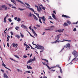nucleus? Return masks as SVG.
Returning <instances> with one entry per match:
<instances>
[{
  "instance_id": "obj_13",
  "label": "nucleus",
  "mask_w": 78,
  "mask_h": 78,
  "mask_svg": "<svg viewBox=\"0 0 78 78\" xmlns=\"http://www.w3.org/2000/svg\"><path fill=\"white\" fill-rule=\"evenodd\" d=\"M21 27L22 28H23L24 29H27V27L25 26H24L23 24H22L21 25Z\"/></svg>"
},
{
  "instance_id": "obj_59",
  "label": "nucleus",
  "mask_w": 78,
  "mask_h": 78,
  "mask_svg": "<svg viewBox=\"0 0 78 78\" xmlns=\"http://www.w3.org/2000/svg\"><path fill=\"white\" fill-rule=\"evenodd\" d=\"M78 21H77V22L76 23H73L74 24H78Z\"/></svg>"
},
{
  "instance_id": "obj_1",
  "label": "nucleus",
  "mask_w": 78,
  "mask_h": 78,
  "mask_svg": "<svg viewBox=\"0 0 78 78\" xmlns=\"http://www.w3.org/2000/svg\"><path fill=\"white\" fill-rule=\"evenodd\" d=\"M24 3L25 4V5H26L27 6L26 8H27V9H29L30 10V11H32L34 12H35L34 11V9H33L29 7H31V6H30V4H29L27 3H26V2H25Z\"/></svg>"
},
{
  "instance_id": "obj_43",
  "label": "nucleus",
  "mask_w": 78,
  "mask_h": 78,
  "mask_svg": "<svg viewBox=\"0 0 78 78\" xmlns=\"http://www.w3.org/2000/svg\"><path fill=\"white\" fill-rule=\"evenodd\" d=\"M8 20L10 22H12V20H11V19L10 18Z\"/></svg>"
},
{
  "instance_id": "obj_34",
  "label": "nucleus",
  "mask_w": 78,
  "mask_h": 78,
  "mask_svg": "<svg viewBox=\"0 0 78 78\" xmlns=\"http://www.w3.org/2000/svg\"><path fill=\"white\" fill-rule=\"evenodd\" d=\"M50 19H51V20L52 19V18H51V16H48V20H50Z\"/></svg>"
},
{
  "instance_id": "obj_47",
  "label": "nucleus",
  "mask_w": 78,
  "mask_h": 78,
  "mask_svg": "<svg viewBox=\"0 0 78 78\" xmlns=\"http://www.w3.org/2000/svg\"><path fill=\"white\" fill-rule=\"evenodd\" d=\"M17 70L18 72H22V70H21L19 69H17Z\"/></svg>"
},
{
  "instance_id": "obj_33",
  "label": "nucleus",
  "mask_w": 78,
  "mask_h": 78,
  "mask_svg": "<svg viewBox=\"0 0 78 78\" xmlns=\"http://www.w3.org/2000/svg\"><path fill=\"white\" fill-rule=\"evenodd\" d=\"M43 60H44V61H46L47 62H48V61L46 59H43Z\"/></svg>"
},
{
  "instance_id": "obj_63",
  "label": "nucleus",
  "mask_w": 78,
  "mask_h": 78,
  "mask_svg": "<svg viewBox=\"0 0 78 78\" xmlns=\"http://www.w3.org/2000/svg\"><path fill=\"white\" fill-rule=\"evenodd\" d=\"M27 48H30V46H29L28 45L27 46Z\"/></svg>"
},
{
  "instance_id": "obj_17",
  "label": "nucleus",
  "mask_w": 78,
  "mask_h": 78,
  "mask_svg": "<svg viewBox=\"0 0 78 78\" xmlns=\"http://www.w3.org/2000/svg\"><path fill=\"white\" fill-rule=\"evenodd\" d=\"M10 0L11 2H12V3H14V5H15L16 6V4L15 3L16 1H14V0Z\"/></svg>"
},
{
  "instance_id": "obj_28",
  "label": "nucleus",
  "mask_w": 78,
  "mask_h": 78,
  "mask_svg": "<svg viewBox=\"0 0 78 78\" xmlns=\"http://www.w3.org/2000/svg\"><path fill=\"white\" fill-rule=\"evenodd\" d=\"M15 36L16 37H17L18 39H19V38H20V36H19L18 35H16Z\"/></svg>"
},
{
  "instance_id": "obj_14",
  "label": "nucleus",
  "mask_w": 78,
  "mask_h": 78,
  "mask_svg": "<svg viewBox=\"0 0 78 78\" xmlns=\"http://www.w3.org/2000/svg\"><path fill=\"white\" fill-rule=\"evenodd\" d=\"M64 31V29H63L62 30L60 29L58 30V32L59 33H62V32H63Z\"/></svg>"
},
{
  "instance_id": "obj_18",
  "label": "nucleus",
  "mask_w": 78,
  "mask_h": 78,
  "mask_svg": "<svg viewBox=\"0 0 78 78\" xmlns=\"http://www.w3.org/2000/svg\"><path fill=\"white\" fill-rule=\"evenodd\" d=\"M52 16L53 19H56V17H55V15L54 13L52 14Z\"/></svg>"
},
{
  "instance_id": "obj_19",
  "label": "nucleus",
  "mask_w": 78,
  "mask_h": 78,
  "mask_svg": "<svg viewBox=\"0 0 78 78\" xmlns=\"http://www.w3.org/2000/svg\"><path fill=\"white\" fill-rule=\"evenodd\" d=\"M33 17H34V19L35 20H37V17L36 16L34 15V14H33Z\"/></svg>"
},
{
  "instance_id": "obj_37",
  "label": "nucleus",
  "mask_w": 78,
  "mask_h": 78,
  "mask_svg": "<svg viewBox=\"0 0 78 78\" xmlns=\"http://www.w3.org/2000/svg\"><path fill=\"white\" fill-rule=\"evenodd\" d=\"M31 71H26V72H27V73H31Z\"/></svg>"
},
{
  "instance_id": "obj_45",
  "label": "nucleus",
  "mask_w": 78,
  "mask_h": 78,
  "mask_svg": "<svg viewBox=\"0 0 78 78\" xmlns=\"http://www.w3.org/2000/svg\"><path fill=\"white\" fill-rule=\"evenodd\" d=\"M34 13H35V14L38 17H39V14L37 13H34Z\"/></svg>"
},
{
  "instance_id": "obj_48",
  "label": "nucleus",
  "mask_w": 78,
  "mask_h": 78,
  "mask_svg": "<svg viewBox=\"0 0 78 78\" xmlns=\"http://www.w3.org/2000/svg\"><path fill=\"white\" fill-rule=\"evenodd\" d=\"M76 57L74 59H73L72 60V61H75V60H76Z\"/></svg>"
},
{
  "instance_id": "obj_12",
  "label": "nucleus",
  "mask_w": 78,
  "mask_h": 78,
  "mask_svg": "<svg viewBox=\"0 0 78 78\" xmlns=\"http://www.w3.org/2000/svg\"><path fill=\"white\" fill-rule=\"evenodd\" d=\"M62 16L63 17H66V18H70V17L69 16H67L66 15H62Z\"/></svg>"
},
{
  "instance_id": "obj_20",
  "label": "nucleus",
  "mask_w": 78,
  "mask_h": 78,
  "mask_svg": "<svg viewBox=\"0 0 78 78\" xmlns=\"http://www.w3.org/2000/svg\"><path fill=\"white\" fill-rule=\"evenodd\" d=\"M18 9H19L20 11H23V10H25V9H22L19 8H18Z\"/></svg>"
},
{
  "instance_id": "obj_31",
  "label": "nucleus",
  "mask_w": 78,
  "mask_h": 78,
  "mask_svg": "<svg viewBox=\"0 0 78 78\" xmlns=\"http://www.w3.org/2000/svg\"><path fill=\"white\" fill-rule=\"evenodd\" d=\"M14 55L16 58H18V59H19V56H18L17 55Z\"/></svg>"
},
{
  "instance_id": "obj_26",
  "label": "nucleus",
  "mask_w": 78,
  "mask_h": 78,
  "mask_svg": "<svg viewBox=\"0 0 78 78\" xmlns=\"http://www.w3.org/2000/svg\"><path fill=\"white\" fill-rule=\"evenodd\" d=\"M32 62V61L31 60V59H30L27 62V64H28V63H29L31 62Z\"/></svg>"
},
{
  "instance_id": "obj_21",
  "label": "nucleus",
  "mask_w": 78,
  "mask_h": 78,
  "mask_svg": "<svg viewBox=\"0 0 78 78\" xmlns=\"http://www.w3.org/2000/svg\"><path fill=\"white\" fill-rule=\"evenodd\" d=\"M27 67L28 69H32V67H31L30 66H28V65H27Z\"/></svg>"
},
{
  "instance_id": "obj_36",
  "label": "nucleus",
  "mask_w": 78,
  "mask_h": 78,
  "mask_svg": "<svg viewBox=\"0 0 78 78\" xmlns=\"http://www.w3.org/2000/svg\"><path fill=\"white\" fill-rule=\"evenodd\" d=\"M6 7L5 5H2V8H4Z\"/></svg>"
},
{
  "instance_id": "obj_10",
  "label": "nucleus",
  "mask_w": 78,
  "mask_h": 78,
  "mask_svg": "<svg viewBox=\"0 0 78 78\" xmlns=\"http://www.w3.org/2000/svg\"><path fill=\"white\" fill-rule=\"evenodd\" d=\"M42 10V9L41 7L39 6V7H37V11L38 12H41V11Z\"/></svg>"
},
{
  "instance_id": "obj_56",
  "label": "nucleus",
  "mask_w": 78,
  "mask_h": 78,
  "mask_svg": "<svg viewBox=\"0 0 78 78\" xmlns=\"http://www.w3.org/2000/svg\"><path fill=\"white\" fill-rule=\"evenodd\" d=\"M42 9H43V10H45V7H43L42 8Z\"/></svg>"
},
{
  "instance_id": "obj_40",
  "label": "nucleus",
  "mask_w": 78,
  "mask_h": 78,
  "mask_svg": "<svg viewBox=\"0 0 78 78\" xmlns=\"http://www.w3.org/2000/svg\"><path fill=\"white\" fill-rule=\"evenodd\" d=\"M8 10V7H5V11H6Z\"/></svg>"
},
{
  "instance_id": "obj_64",
  "label": "nucleus",
  "mask_w": 78,
  "mask_h": 78,
  "mask_svg": "<svg viewBox=\"0 0 78 78\" xmlns=\"http://www.w3.org/2000/svg\"><path fill=\"white\" fill-rule=\"evenodd\" d=\"M32 55H33V54H31V55H30V57L31 58V57L32 56Z\"/></svg>"
},
{
  "instance_id": "obj_41",
  "label": "nucleus",
  "mask_w": 78,
  "mask_h": 78,
  "mask_svg": "<svg viewBox=\"0 0 78 78\" xmlns=\"http://www.w3.org/2000/svg\"><path fill=\"white\" fill-rule=\"evenodd\" d=\"M39 21L41 23H42V21H41V19H39Z\"/></svg>"
},
{
  "instance_id": "obj_23",
  "label": "nucleus",
  "mask_w": 78,
  "mask_h": 78,
  "mask_svg": "<svg viewBox=\"0 0 78 78\" xmlns=\"http://www.w3.org/2000/svg\"><path fill=\"white\" fill-rule=\"evenodd\" d=\"M10 38V37L8 35V37H7V42H9V39Z\"/></svg>"
},
{
  "instance_id": "obj_62",
  "label": "nucleus",
  "mask_w": 78,
  "mask_h": 78,
  "mask_svg": "<svg viewBox=\"0 0 78 78\" xmlns=\"http://www.w3.org/2000/svg\"><path fill=\"white\" fill-rule=\"evenodd\" d=\"M35 7H36V8H37H37H39V7H38V6H37V5H35Z\"/></svg>"
},
{
  "instance_id": "obj_61",
  "label": "nucleus",
  "mask_w": 78,
  "mask_h": 78,
  "mask_svg": "<svg viewBox=\"0 0 78 78\" xmlns=\"http://www.w3.org/2000/svg\"><path fill=\"white\" fill-rule=\"evenodd\" d=\"M62 42H64V41H68V40H63V41H62Z\"/></svg>"
},
{
  "instance_id": "obj_6",
  "label": "nucleus",
  "mask_w": 78,
  "mask_h": 78,
  "mask_svg": "<svg viewBox=\"0 0 78 78\" xmlns=\"http://www.w3.org/2000/svg\"><path fill=\"white\" fill-rule=\"evenodd\" d=\"M37 46L40 47V50H44V47L41 46V45H39L38 44H37Z\"/></svg>"
},
{
  "instance_id": "obj_25",
  "label": "nucleus",
  "mask_w": 78,
  "mask_h": 78,
  "mask_svg": "<svg viewBox=\"0 0 78 78\" xmlns=\"http://www.w3.org/2000/svg\"><path fill=\"white\" fill-rule=\"evenodd\" d=\"M58 67L60 69V72L61 73H62V69H61V68L59 66H58Z\"/></svg>"
},
{
  "instance_id": "obj_58",
  "label": "nucleus",
  "mask_w": 78,
  "mask_h": 78,
  "mask_svg": "<svg viewBox=\"0 0 78 78\" xmlns=\"http://www.w3.org/2000/svg\"><path fill=\"white\" fill-rule=\"evenodd\" d=\"M32 16V14H31V13H30L29 14V17H31Z\"/></svg>"
},
{
  "instance_id": "obj_53",
  "label": "nucleus",
  "mask_w": 78,
  "mask_h": 78,
  "mask_svg": "<svg viewBox=\"0 0 78 78\" xmlns=\"http://www.w3.org/2000/svg\"><path fill=\"white\" fill-rule=\"evenodd\" d=\"M1 71H2V72H3V73H5V71H4V70H3L1 69Z\"/></svg>"
},
{
  "instance_id": "obj_22",
  "label": "nucleus",
  "mask_w": 78,
  "mask_h": 78,
  "mask_svg": "<svg viewBox=\"0 0 78 78\" xmlns=\"http://www.w3.org/2000/svg\"><path fill=\"white\" fill-rule=\"evenodd\" d=\"M68 24L66 23H64V24H63V26L64 27H66L67 26H68Z\"/></svg>"
},
{
  "instance_id": "obj_2",
  "label": "nucleus",
  "mask_w": 78,
  "mask_h": 78,
  "mask_svg": "<svg viewBox=\"0 0 78 78\" xmlns=\"http://www.w3.org/2000/svg\"><path fill=\"white\" fill-rule=\"evenodd\" d=\"M42 63L43 65H44V66H46L47 67H48V69H49L50 70V69H52L53 68H55V67H56L53 66L52 67H51V68H50V67L49 66H48V65L45 64V63L42 62Z\"/></svg>"
},
{
  "instance_id": "obj_52",
  "label": "nucleus",
  "mask_w": 78,
  "mask_h": 78,
  "mask_svg": "<svg viewBox=\"0 0 78 78\" xmlns=\"http://www.w3.org/2000/svg\"><path fill=\"white\" fill-rule=\"evenodd\" d=\"M23 58H27V56H23Z\"/></svg>"
},
{
  "instance_id": "obj_50",
  "label": "nucleus",
  "mask_w": 78,
  "mask_h": 78,
  "mask_svg": "<svg viewBox=\"0 0 78 78\" xmlns=\"http://www.w3.org/2000/svg\"><path fill=\"white\" fill-rule=\"evenodd\" d=\"M32 44L33 45H35V46H37V45L36 44H34V41L32 42Z\"/></svg>"
},
{
  "instance_id": "obj_42",
  "label": "nucleus",
  "mask_w": 78,
  "mask_h": 78,
  "mask_svg": "<svg viewBox=\"0 0 78 78\" xmlns=\"http://www.w3.org/2000/svg\"><path fill=\"white\" fill-rule=\"evenodd\" d=\"M43 20V23L44 24H45V25H46V23H45V18H44V19Z\"/></svg>"
},
{
  "instance_id": "obj_3",
  "label": "nucleus",
  "mask_w": 78,
  "mask_h": 78,
  "mask_svg": "<svg viewBox=\"0 0 78 78\" xmlns=\"http://www.w3.org/2000/svg\"><path fill=\"white\" fill-rule=\"evenodd\" d=\"M64 47L65 48H69V49H70V44L69 43L66 44V45L64 46Z\"/></svg>"
},
{
  "instance_id": "obj_27",
  "label": "nucleus",
  "mask_w": 78,
  "mask_h": 78,
  "mask_svg": "<svg viewBox=\"0 0 78 78\" xmlns=\"http://www.w3.org/2000/svg\"><path fill=\"white\" fill-rule=\"evenodd\" d=\"M4 23H6V17H5L4 18Z\"/></svg>"
},
{
  "instance_id": "obj_35",
  "label": "nucleus",
  "mask_w": 78,
  "mask_h": 78,
  "mask_svg": "<svg viewBox=\"0 0 78 78\" xmlns=\"http://www.w3.org/2000/svg\"><path fill=\"white\" fill-rule=\"evenodd\" d=\"M67 23H69V25H70L71 23V22H70L69 21H67Z\"/></svg>"
},
{
  "instance_id": "obj_16",
  "label": "nucleus",
  "mask_w": 78,
  "mask_h": 78,
  "mask_svg": "<svg viewBox=\"0 0 78 78\" xmlns=\"http://www.w3.org/2000/svg\"><path fill=\"white\" fill-rule=\"evenodd\" d=\"M17 2H19L20 3H21V4H22L23 5H25V4L23 3V2L20 1V0H16Z\"/></svg>"
},
{
  "instance_id": "obj_44",
  "label": "nucleus",
  "mask_w": 78,
  "mask_h": 78,
  "mask_svg": "<svg viewBox=\"0 0 78 78\" xmlns=\"http://www.w3.org/2000/svg\"><path fill=\"white\" fill-rule=\"evenodd\" d=\"M76 31V28H75L73 30V31Z\"/></svg>"
},
{
  "instance_id": "obj_30",
  "label": "nucleus",
  "mask_w": 78,
  "mask_h": 78,
  "mask_svg": "<svg viewBox=\"0 0 78 78\" xmlns=\"http://www.w3.org/2000/svg\"><path fill=\"white\" fill-rule=\"evenodd\" d=\"M15 29H16V30H18V29H19V27H15Z\"/></svg>"
},
{
  "instance_id": "obj_29",
  "label": "nucleus",
  "mask_w": 78,
  "mask_h": 78,
  "mask_svg": "<svg viewBox=\"0 0 78 78\" xmlns=\"http://www.w3.org/2000/svg\"><path fill=\"white\" fill-rule=\"evenodd\" d=\"M20 36L21 37H23L24 36H23V35L22 34V33L21 32H20Z\"/></svg>"
},
{
  "instance_id": "obj_49",
  "label": "nucleus",
  "mask_w": 78,
  "mask_h": 78,
  "mask_svg": "<svg viewBox=\"0 0 78 78\" xmlns=\"http://www.w3.org/2000/svg\"><path fill=\"white\" fill-rule=\"evenodd\" d=\"M10 59H11V60H12V61H16V60H15L13 59H12V58H10Z\"/></svg>"
},
{
  "instance_id": "obj_60",
  "label": "nucleus",
  "mask_w": 78,
  "mask_h": 78,
  "mask_svg": "<svg viewBox=\"0 0 78 78\" xmlns=\"http://www.w3.org/2000/svg\"><path fill=\"white\" fill-rule=\"evenodd\" d=\"M14 19L15 20H17V18L16 17H15L14 18Z\"/></svg>"
},
{
  "instance_id": "obj_54",
  "label": "nucleus",
  "mask_w": 78,
  "mask_h": 78,
  "mask_svg": "<svg viewBox=\"0 0 78 78\" xmlns=\"http://www.w3.org/2000/svg\"><path fill=\"white\" fill-rule=\"evenodd\" d=\"M10 33L11 35H13V33H12V32H11Z\"/></svg>"
},
{
  "instance_id": "obj_38",
  "label": "nucleus",
  "mask_w": 78,
  "mask_h": 78,
  "mask_svg": "<svg viewBox=\"0 0 78 78\" xmlns=\"http://www.w3.org/2000/svg\"><path fill=\"white\" fill-rule=\"evenodd\" d=\"M12 8H13V9H17V8H16V7H14V6L12 7Z\"/></svg>"
},
{
  "instance_id": "obj_24",
  "label": "nucleus",
  "mask_w": 78,
  "mask_h": 78,
  "mask_svg": "<svg viewBox=\"0 0 78 78\" xmlns=\"http://www.w3.org/2000/svg\"><path fill=\"white\" fill-rule=\"evenodd\" d=\"M39 19H42V20H43L45 19V16H44L43 17H39Z\"/></svg>"
},
{
  "instance_id": "obj_7",
  "label": "nucleus",
  "mask_w": 78,
  "mask_h": 78,
  "mask_svg": "<svg viewBox=\"0 0 78 78\" xmlns=\"http://www.w3.org/2000/svg\"><path fill=\"white\" fill-rule=\"evenodd\" d=\"M12 45H13V47H15V48H16V49H17V46H18V44H17L13 43L12 44Z\"/></svg>"
},
{
  "instance_id": "obj_8",
  "label": "nucleus",
  "mask_w": 78,
  "mask_h": 78,
  "mask_svg": "<svg viewBox=\"0 0 78 78\" xmlns=\"http://www.w3.org/2000/svg\"><path fill=\"white\" fill-rule=\"evenodd\" d=\"M60 42H63V41H57V40H55V41H54L53 42H51V44H56L57 42H58V43H59Z\"/></svg>"
},
{
  "instance_id": "obj_11",
  "label": "nucleus",
  "mask_w": 78,
  "mask_h": 78,
  "mask_svg": "<svg viewBox=\"0 0 78 78\" xmlns=\"http://www.w3.org/2000/svg\"><path fill=\"white\" fill-rule=\"evenodd\" d=\"M32 31L33 32V33L34 34V35L35 36H37V34H36V33L35 32V31L33 29H32Z\"/></svg>"
},
{
  "instance_id": "obj_4",
  "label": "nucleus",
  "mask_w": 78,
  "mask_h": 78,
  "mask_svg": "<svg viewBox=\"0 0 78 78\" xmlns=\"http://www.w3.org/2000/svg\"><path fill=\"white\" fill-rule=\"evenodd\" d=\"M2 66H3L6 69H8V70H9L10 72L11 71V69H9L6 67V65H5V64H4V63L3 62V61H2Z\"/></svg>"
},
{
  "instance_id": "obj_51",
  "label": "nucleus",
  "mask_w": 78,
  "mask_h": 78,
  "mask_svg": "<svg viewBox=\"0 0 78 78\" xmlns=\"http://www.w3.org/2000/svg\"><path fill=\"white\" fill-rule=\"evenodd\" d=\"M7 5H9V6L10 7H11V6H12V5L11 4H8Z\"/></svg>"
},
{
  "instance_id": "obj_39",
  "label": "nucleus",
  "mask_w": 78,
  "mask_h": 78,
  "mask_svg": "<svg viewBox=\"0 0 78 78\" xmlns=\"http://www.w3.org/2000/svg\"><path fill=\"white\" fill-rule=\"evenodd\" d=\"M12 27H11L10 28H9L8 30V31H9V30H11V29H12Z\"/></svg>"
},
{
  "instance_id": "obj_46",
  "label": "nucleus",
  "mask_w": 78,
  "mask_h": 78,
  "mask_svg": "<svg viewBox=\"0 0 78 78\" xmlns=\"http://www.w3.org/2000/svg\"><path fill=\"white\" fill-rule=\"evenodd\" d=\"M32 61H35V58L34 57V58L33 59H31Z\"/></svg>"
},
{
  "instance_id": "obj_55",
  "label": "nucleus",
  "mask_w": 78,
  "mask_h": 78,
  "mask_svg": "<svg viewBox=\"0 0 78 78\" xmlns=\"http://www.w3.org/2000/svg\"><path fill=\"white\" fill-rule=\"evenodd\" d=\"M53 12L54 13V14H56V12H55V11L53 10Z\"/></svg>"
},
{
  "instance_id": "obj_15",
  "label": "nucleus",
  "mask_w": 78,
  "mask_h": 78,
  "mask_svg": "<svg viewBox=\"0 0 78 78\" xmlns=\"http://www.w3.org/2000/svg\"><path fill=\"white\" fill-rule=\"evenodd\" d=\"M4 78H8V76H7V75L6 73H4Z\"/></svg>"
},
{
  "instance_id": "obj_9",
  "label": "nucleus",
  "mask_w": 78,
  "mask_h": 78,
  "mask_svg": "<svg viewBox=\"0 0 78 78\" xmlns=\"http://www.w3.org/2000/svg\"><path fill=\"white\" fill-rule=\"evenodd\" d=\"M61 37V34L58 35L56 37L57 39L56 40L59 41V37Z\"/></svg>"
},
{
  "instance_id": "obj_57",
  "label": "nucleus",
  "mask_w": 78,
  "mask_h": 78,
  "mask_svg": "<svg viewBox=\"0 0 78 78\" xmlns=\"http://www.w3.org/2000/svg\"><path fill=\"white\" fill-rule=\"evenodd\" d=\"M29 45V46H30V47L31 49H32V48H33V47H32V46L30 44Z\"/></svg>"
},
{
  "instance_id": "obj_5",
  "label": "nucleus",
  "mask_w": 78,
  "mask_h": 78,
  "mask_svg": "<svg viewBox=\"0 0 78 78\" xmlns=\"http://www.w3.org/2000/svg\"><path fill=\"white\" fill-rule=\"evenodd\" d=\"M72 54H73L74 56H75L76 55V54H78V53H77V52H76V51L74 50L72 52Z\"/></svg>"
},
{
  "instance_id": "obj_32",
  "label": "nucleus",
  "mask_w": 78,
  "mask_h": 78,
  "mask_svg": "<svg viewBox=\"0 0 78 78\" xmlns=\"http://www.w3.org/2000/svg\"><path fill=\"white\" fill-rule=\"evenodd\" d=\"M21 20L20 19V18H18L17 20V21L18 22H19V21H20Z\"/></svg>"
}]
</instances>
